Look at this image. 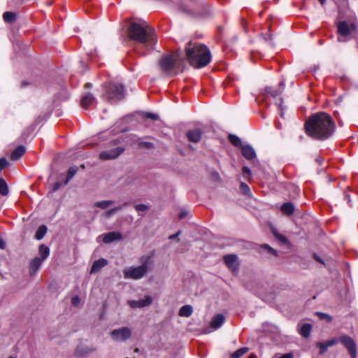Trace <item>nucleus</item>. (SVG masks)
I'll return each instance as SVG.
<instances>
[{"label":"nucleus","mask_w":358,"mask_h":358,"mask_svg":"<svg viewBox=\"0 0 358 358\" xmlns=\"http://www.w3.org/2000/svg\"><path fill=\"white\" fill-rule=\"evenodd\" d=\"M280 101L282 102V99H280ZM279 106L281 108V103H279Z\"/></svg>","instance_id":"58"},{"label":"nucleus","mask_w":358,"mask_h":358,"mask_svg":"<svg viewBox=\"0 0 358 358\" xmlns=\"http://www.w3.org/2000/svg\"><path fill=\"white\" fill-rule=\"evenodd\" d=\"M124 150V148L122 147H117L110 150H105L100 152L99 158L102 160L114 159L119 157Z\"/></svg>","instance_id":"9"},{"label":"nucleus","mask_w":358,"mask_h":358,"mask_svg":"<svg viewBox=\"0 0 358 358\" xmlns=\"http://www.w3.org/2000/svg\"><path fill=\"white\" fill-rule=\"evenodd\" d=\"M306 132L310 137L324 140L334 131L335 124L331 117L324 112L312 115L305 123Z\"/></svg>","instance_id":"2"},{"label":"nucleus","mask_w":358,"mask_h":358,"mask_svg":"<svg viewBox=\"0 0 358 358\" xmlns=\"http://www.w3.org/2000/svg\"><path fill=\"white\" fill-rule=\"evenodd\" d=\"M344 199L348 202V205L351 206V199L350 195L348 193H345Z\"/></svg>","instance_id":"48"},{"label":"nucleus","mask_w":358,"mask_h":358,"mask_svg":"<svg viewBox=\"0 0 358 358\" xmlns=\"http://www.w3.org/2000/svg\"><path fill=\"white\" fill-rule=\"evenodd\" d=\"M241 153L246 159L251 160L255 158L256 153L250 145H243L241 148Z\"/></svg>","instance_id":"16"},{"label":"nucleus","mask_w":358,"mask_h":358,"mask_svg":"<svg viewBox=\"0 0 358 358\" xmlns=\"http://www.w3.org/2000/svg\"><path fill=\"white\" fill-rule=\"evenodd\" d=\"M229 140L231 142V144L234 145L238 147L241 145V139L236 135L230 134L229 135Z\"/></svg>","instance_id":"34"},{"label":"nucleus","mask_w":358,"mask_h":358,"mask_svg":"<svg viewBox=\"0 0 358 358\" xmlns=\"http://www.w3.org/2000/svg\"><path fill=\"white\" fill-rule=\"evenodd\" d=\"M135 209L138 212H145L148 209V207L145 204L141 203L136 205Z\"/></svg>","instance_id":"36"},{"label":"nucleus","mask_w":358,"mask_h":358,"mask_svg":"<svg viewBox=\"0 0 358 358\" xmlns=\"http://www.w3.org/2000/svg\"><path fill=\"white\" fill-rule=\"evenodd\" d=\"M224 262L227 267L233 272L237 271L238 269V262L237 256L235 255H227L223 257Z\"/></svg>","instance_id":"12"},{"label":"nucleus","mask_w":358,"mask_h":358,"mask_svg":"<svg viewBox=\"0 0 358 358\" xmlns=\"http://www.w3.org/2000/svg\"><path fill=\"white\" fill-rule=\"evenodd\" d=\"M94 98L92 94L88 93L82 97L80 105L83 108L87 109L89 106L94 102Z\"/></svg>","instance_id":"22"},{"label":"nucleus","mask_w":358,"mask_h":358,"mask_svg":"<svg viewBox=\"0 0 358 358\" xmlns=\"http://www.w3.org/2000/svg\"><path fill=\"white\" fill-rule=\"evenodd\" d=\"M318 346L320 348V353H324L327 350V348H329L326 343H320L318 344Z\"/></svg>","instance_id":"41"},{"label":"nucleus","mask_w":358,"mask_h":358,"mask_svg":"<svg viewBox=\"0 0 358 358\" xmlns=\"http://www.w3.org/2000/svg\"><path fill=\"white\" fill-rule=\"evenodd\" d=\"M314 258L318 262H320V263H323V262L322 261V259L318 257L316 255H314Z\"/></svg>","instance_id":"53"},{"label":"nucleus","mask_w":358,"mask_h":358,"mask_svg":"<svg viewBox=\"0 0 358 358\" xmlns=\"http://www.w3.org/2000/svg\"><path fill=\"white\" fill-rule=\"evenodd\" d=\"M3 17L6 22L10 23L15 20V13L7 11L3 13Z\"/></svg>","instance_id":"33"},{"label":"nucleus","mask_w":358,"mask_h":358,"mask_svg":"<svg viewBox=\"0 0 358 358\" xmlns=\"http://www.w3.org/2000/svg\"><path fill=\"white\" fill-rule=\"evenodd\" d=\"M26 149L23 145L17 146L10 154V159L15 161L19 159L24 153Z\"/></svg>","instance_id":"20"},{"label":"nucleus","mask_w":358,"mask_h":358,"mask_svg":"<svg viewBox=\"0 0 358 358\" xmlns=\"http://www.w3.org/2000/svg\"><path fill=\"white\" fill-rule=\"evenodd\" d=\"M184 62L183 52L182 50H178L170 55L163 56L159 64L162 72L172 76L182 71Z\"/></svg>","instance_id":"4"},{"label":"nucleus","mask_w":358,"mask_h":358,"mask_svg":"<svg viewBox=\"0 0 358 358\" xmlns=\"http://www.w3.org/2000/svg\"><path fill=\"white\" fill-rule=\"evenodd\" d=\"M139 146L147 149H151L153 148V144L150 142H140Z\"/></svg>","instance_id":"39"},{"label":"nucleus","mask_w":358,"mask_h":358,"mask_svg":"<svg viewBox=\"0 0 358 358\" xmlns=\"http://www.w3.org/2000/svg\"><path fill=\"white\" fill-rule=\"evenodd\" d=\"M43 262V259H41V258L38 257L32 259L29 264V273L31 275H33L36 273V271L41 266Z\"/></svg>","instance_id":"17"},{"label":"nucleus","mask_w":358,"mask_h":358,"mask_svg":"<svg viewBox=\"0 0 358 358\" xmlns=\"http://www.w3.org/2000/svg\"><path fill=\"white\" fill-rule=\"evenodd\" d=\"M131 330L127 327L115 329L110 332V338L116 343H123L128 341L131 336Z\"/></svg>","instance_id":"7"},{"label":"nucleus","mask_w":358,"mask_h":358,"mask_svg":"<svg viewBox=\"0 0 358 358\" xmlns=\"http://www.w3.org/2000/svg\"><path fill=\"white\" fill-rule=\"evenodd\" d=\"M104 96L110 101L121 100L124 96V87L122 84L110 83L106 87Z\"/></svg>","instance_id":"6"},{"label":"nucleus","mask_w":358,"mask_h":358,"mask_svg":"<svg viewBox=\"0 0 358 358\" xmlns=\"http://www.w3.org/2000/svg\"><path fill=\"white\" fill-rule=\"evenodd\" d=\"M108 262L105 259H99L95 261L91 268L90 273H94L99 271L103 267L107 265Z\"/></svg>","instance_id":"19"},{"label":"nucleus","mask_w":358,"mask_h":358,"mask_svg":"<svg viewBox=\"0 0 358 358\" xmlns=\"http://www.w3.org/2000/svg\"><path fill=\"white\" fill-rule=\"evenodd\" d=\"M8 193V188L6 181L3 179H0V194L3 196L7 195Z\"/></svg>","instance_id":"32"},{"label":"nucleus","mask_w":358,"mask_h":358,"mask_svg":"<svg viewBox=\"0 0 358 358\" xmlns=\"http://www.w3.org/2000/svg\"><path fill=\"white\" fill-rule=\"evenodd\" d=\"M339 341L348 350L351 358H356L357 356V347L355 341L349 336L343 335L339 338Z\"/></svg>","instance_id":"8"},{"label":"nucleus","mask_w":358,"mask_h":358,"mask_svg":"<svg viewBox=\"0 0 358 358\" xmlns=\"http://www.w3.org/2000/svg\"><path fill=\"white\" fill-rule=\"evenodd\" d=\"M248 358H257L255 355H251Z\"/></svg>","instance_id":"56"},{"label":"nucleus","mask_w":358,"mask_h":358,"mask_svg":"<svg viewBox=\"0 0 358 358\" xmlns=\"http://www.w3.org/2000/svg\"><path fill=\"white\" fill-rule=\"evenodd\" d=\"M126 205H127V203H124L122 205H120V206H115L114 208H112L109 209L108 210L105 212L104 216L106 217H109L112 216L116 212L120 210L123 208V206H124Z\"/></svg>","instance_id":"30"},{"label":"nucleus","mask_w":358,"mask_h":358,"mask_svg":"<svg viewBox=\"0 0 358 358\" xmlns=\"http://www.w3.org/2000/svg\"><path fill=\"white\" fill-rule=\"evenodd\" d=\"M62 185H64V183H62V182H60V181L55 182L53 185L52 190L54 192L58 190L62 187Z\"/></svg>","instance_id":"45"},{"label":"nucleus","mask_w":358,"mask_h":358,"mask_svg":"<svg viewBox=\"0 0 358 358\" xmlns=\"http://www.w3.org/2000/svg\"><path fill=\"white\" fill-rule=\"evenodd\" d=\"M338 31L341 36H346L351 33V27L346 22H341L338 24Z\"/></svg>","instance_id":"21"},{"label":"nucleus","mask_w":358,"mask_h":358,"mask_svg":"<svg viewBox=\"0 0 358 358\" xmlns=\"http://www.w3.org/2000/svg\"><path fill=\"white\" fill-rule=\"evenodd\" d=\"M193 312L192 306L190 305H185L179 310V315L180 317H189Z\"/></svg>","instance_id":"24"},{"label":"nucleus","mask_w":358,"mask_h":358,"mask_svg":"<svg viewBox=\"0 0 358 358\" xmlns=\"http://www.w3.org/2000/svg\"><path fill=\"white\" fill-rule=\"evenodd\" d=\"M94 351H95V348L92 346L79 345L76 348L74 355L78 358H85Z\"/></svg>","instance_id":"11"},{"label":"nucleus","mask_w":358,"mask_h":358,"mask_svg":"<svg viewBox=\"0 0 358 358\" xmlns=\"http://www.w3.org/2000/svg\"><path fill=\"white\" fill-rule=\"evenodd\" d=\"M274 235L281 242H282L284 243L287 242V238L285 236L278 234H275V233H274Z\"/></svg>","instance_id":"42"},{"label":"nucleus","mask_w":358,"mask_h":358,"mask_svg":"<svg viewBox=\"0 0 358 358\" xmlns=\"http://www.w3.org/2000/svg\"><path fill=\"white\" fill-rule=\"evenodd\" d=\"M6 247V243L4 242V241L0 238V248L1 249H4Z\"/></svg>","instance_id":"51"},{"label":"nucleus","mask_w":358,"mask_h":358,"mask_svg":"<svg viewBox=\"0 0 358 358\" xmlns=\"http://www.w3.org/2000/svg\"><path fill=\"white\" fill-rule=\"evenodd\" d=\"M85 86H86V87H91V84H90V83H87V84L85 85Z\"/></svg>","instance_id":"57"},{"label":"nucleus","mask_w":358,"mask_h":358,"mask_svg":"<svg viewBox=\"0 0 358 358\" xmlns=\"http://www.w3.org/2000/svg\"><path fill=\"white\" fill-rule=\"evenodd\" d=\"M145 117L147 118H149V119H151V120H157L158 117H159L157 114L152 113H147L146 115H145Z\"/></svg>","instance_id":"44"},{"label":"nucleus","mask_w":358,"mask_h":358,"mask_svg":"<svg viewBox=\"0 0 358 358\" xmlns=\"http://www.w3.org/2000/svg\"><path fill=\"white\" fill-rule=\"evenodd\" d=\"M186 136L189 141L198 143L201 139L202 131L199 129H192L187 131Z\"/></svg>","instance_id":"13"},{"label":"nucleus","mask_w":358,"mask_h":358,"mask_svg":"<svg viewBox=\"0 0 358 358\" xmlns=\"http://www.w3.org/2000/svg\"><path fill=\"white\" fill-rule=\"evenodd\" d=\"M114 203L115 201L112 200L100 201L95 202L94 206L105 210L108 208Z\"/></svg>","instance_id":"26"},{"label":"nucleus","mask_w":358,"mask_h":358,"mask_svg":"<svg viewBox=\"0 0 358 358\" xmlns=\"http://www.w3.org/2000/svg\"><path fill=\"white\" fill-rule=\"evenodd\" d=\"M249 349L248 348H241L237 350L236 352L231 355V358H240L246 352H248Z\"/></svg>","instance_id":"31"},{"label":"nucleus","mask_w":358,"mask_h":358,"mask_svg":"<svg viewBox=\"0 0 358 358\" xmlns=\"http://www.w3.org/2000/svg\"><path fill=\"white\" fill-rule=\"evenodd\" d=\"M187 215V211L186 210H182L180 211V214H179V218L180 220L185 218Z\"/></svg>","instance_id":"49"},{"label":"nucleus","mask_w":358,"mask_h":358,"mask_svg":"<svg viewBox=\"0 0 358 358\" xmlns=\"http://www.w3.org/2000/svg\"><path fill=\"white\" fill-rule=\"evenodd\" d=\"M280 358H293L292 353H287L282 355Z\"/></svg>","instance_id":"50"},{"label":"nucleus","mask_w":358,"mask_h":358,"mask_svg":"<svg viewBox=\"0 0 358 358\" xmlns=\"http://www.w3.org/2000/svg\"><path fill=\"white\" fill-rule=\"evenodd\" d=\"M122 238V236L120 232L112 231L106 234L103 236V241L104 243H110L115 241H120Z\"/></svg>","instance_id":"15"},{"label":"nucleus","mask_w":358,"mask_h":358,"mask_svg":"<svg viewBox=\"0 0 358 358\" xmlns=\"http://www.w3.org/2000/svg\"><path fill=\"white\" fill-rule=\"evenodd\" d=\"M71 303L74 306H78L80 303V299L78 296H75L71 299Z\"/></svg>","instance_id":"43"},{"label":"nucleus","mask_w":358,"mask_h":358,"mask_svg":"<svg viewBox=\"0 0 358 358\" xmlns=\"http://www.w3.org/2000/svg\"><path fill=\"white\" fill-rule=\"evenodd\" d=\"M141 265L129 266L123 271L124 277L126 279L140 280L143 278L151 269L153 264V255L148 254L140 257Z\"/></svg>","instance_id":"5"},{"label":"nucleus","mask_w":358,"mask_h":358,"mask_svg":"<svg viewBox=\"0 0 358 358\" xmlns=\"http://www.w3.org/2000/svg\"><path fill=\"white\" fill-rule=\"evenodd\" d=\"M224 322V317L222 314H217L212 318L210 327L214 329H219Z\"/></svg>","instance_id":"18"},{"label":"nucleus","mask_w":358,"mask_h":358,"mask_svg":"<svg viewBox=\"0 0 358 358\" xmlns=\"http://www.w3.org/2000/svg\"><path fill=\"white\" fill-rule=\"evenodd\" d=\"M325 343L327 344L328 347H331V346H333V345H336L338 343V340L336 338H334V339H331L330 341H327Z\"/></svg>","instance_id":"47"},{"label":"nucleus","mask_w":358,"mask_h":358,"mask_svg":"<svg viewBox=\"0 0 358 358\" xmlns=\"http://www.w3.org/2000/svg\"><path fill=\"white\" fill-rule=\"evenodd\" d=\"M262 248L263 249H264L265 250H266L269 254L273 255V256H277V251L275 250H274L273 248H272L271 247H270L267 244H263L262 245Z\"/></svg>","instance_id":"35"},{"label":"nucleus","mask_w":358,"mask_h":358,"mask_svg":"<svg viewBox=\"0 0 358 358\" xmlns=\"http://www.w3.org/2000/svg\"><path fill=\"white\" fill-rule=\"evenodd\" d=\"M38 252L41 257V259L44 261L50 255V249L45 245H41L38 248Z\"/></svg>","instance_id":"28"},{"label":"nucleus","mask_w":358,"mask_h":358,"mask_svg":"<svg viewBox=\"0 0 358 358\" xmlns=\"http://www.w3.org/2000/svg\"><path fill=\"white\" fill-rule=\"evenodd\" d=\"M152 301L153 299L151 296L146 295L141 299L128 301V304L132 308H143L150 306Z\"/></svg>","instance_id":"10"},{"label":"nucleus","mask_w":358,"mask_h":358,"mask_svg":"<svg viewBox=\"0 0 358 358\" xmlns=\"http://www.w3.org/2000/svg\"><path fill=\"white\" fill-rule=\"evenodd\" d=\"M243 173L245 177H248L250 175V170L248 167L244 166L243 168Z\"/></svg>","instance_id":"46"},{"label":"nucleus","mask_w":358,"mask_h":358,"mask_svg":"<svg viewBox=\"0 0 358 358\" xmlns=\"http://www.w3.org/2000/svg\"><path fill=\"white\" fill-rule=\"evenodd\" d=\"M8 358H15V357H8Z\"/></svg>","instance_id":"59"},{"label":"nucleus","mask_w":358,"mask_h":358,"mask_svg":"<svg viewBox=\"0 0 358 358\" xmlns=\"http://www.w3.org/2000/svg\"><path fill=\"white\" fill-rule=\"evenodd\" d=\"M78 170V169L76 166H71L69 169L67 174H66V178L65 181L64 182V185H66L69 183V182L76 174Z\"/></svg>","instance_id":"27"},{"label":"nucleus","mask_w":358,"mask_h":358,"mask_svg":"<svg viewBox=\"0 0 358 358\" xmlns=\"http://www.w3.org/2000/svg\"><path fill=\"white\" fill-rule=\"evenodd\" d=\"M127 36L135 43L134 50L139 55L154 49L157 42L155 29L145 21L131 22L127 28Z\"/></svg>","instance_id":"1"},{"label":"nucleus","mask_w":358,"mask_h":358,"mask_svg":"<svg viewBox=\"0 0 358 358\" xmlns=\"http://www.w3.org/2000/svg\"><path fill=\"white\" fill-rule=\"evenodd\" d=\"M240 188H241V190L244 194H248L250 192V188H249L248 185L244 182H241Z\"/></svg>","instance_id":"40"},{"label":"nucleus","mask_w":358,"mask_h":358,"mask_svg":"<svg viewBox=\"0 0 358 358\" xmlns=\"http://www.w3.org/2000/svg\"><path fill=\"white\" fill-rule=\"evenodd\" d=\"M316 314L319 316V318L320 320H325L329 322L331 321V319H332L331 317L327 314H325L323 313H317Z\"/></svg>","instance_id":"38"},{"label":"nucleus","mask_w":358,"mask_h":358,"mask_svg":"<svg viewBox=\"0 0 358 358\" xmlns=\"http://www.w3.org/2000/svg\"><path fill=\"white\" fill-rule=\"evenodd\" d=\"M28 85H29V83H27V82L24 81V82H22V83L21 86H22V87H26V86H27Z\"/></svg>","instance_id":"54"},{"label":"nucleus","mask_w":358,"mask_h":358,"mask_svg":"<svg viewBox=\"0 0 358 358\" xmlns=\"http://www.w3.org/2000/svg\"><path fill=\"white\" fill-rule=\"evenodd\" d=\"M9 163L5 157L0 158V172L2 169L8 166Z\"/></svg>","instance_id":"37"},{"label":"nucleus","mask_w":358,"mask_h":358,"mask_svg":"<svg viewBox=\"0 0 358 358\" xmlns=\"http://www.w3.org/2000/svg\"><path fill=\"white\" fill-rule=\"evenodd\" d=\"M295 210L294 206L292 203H285L281 207V211L287 215H291L294 213Z\"/></svg>","instance_id":"23"},{"label":"nucleus","mask_w":358,"mask_h":358,"mask_svg":"<svg viewBox=\"0 0 358 358\" xmlns=\"http://www.w3.org/2000/svg\"><path fill=\"white\" fill-rule=\"evenodd\" d=\"M180 234V231H178L176 234H173V235H171V236H169V238H170V239H174V238H176V237H177Z\"/></svg>","instance_id":"52"},{"label":"nucleus","mask_w":358,"mask_h":358,"mask_svg":"<svg viewBox=\"0 0 358 358\" xmlns=\"http://www.w3.org/2000/svg\"><path fill=\"white\" fill-rule=\"evenodd\" d=\"M283 82H281L279 85V89H273L271 87H266L264 89V94L265 96H271L273 98L277 97L278 95H280L282 93V91L283 90Z\"/></svg>","instance_id":"14"},{"label":"nucleus","mask_w":358,"mask_h":358,"mask_svg":"<svg viewBox=\"0 0 358 358\" xmlns=\"http://www.w3.org/2000/svg\"><path fill=\"white\" fill-rule=\"evenodd\" d=\"M46 232H47L46 226H45V225L40 226L36 232L35 238L37 240H41L45 235Z\"/></svg>","instance_id":"29"},{"label":"nucleus","mask_w":358,"mask_h":358,"mask_svg":"<svg viewBox=\"0 0 358 358\" xmlns=\"http://www.w3.org/2000/svg\"><path fill=\"white\" fill-rule=\"evenodd\" d=\"M322 5H324L326 2V0H318Z\"/></svg>","instance_id":"55"},{"label":"nucleus","mask_w":358,"mask_h":358,"mask_svg":"<svg viewBox=\"0 0 358 358\" xmlns=\"http://www.w3.org/2000/svg\"><path fill=\"white\" fill-rule=\"evenodd\" d=\"M185 57L195 68L207 66L211 60V55L208 47L202 43L189 41L185 45Z\"/></svg>","instance_id":"3"},{"label":"nucleus","mask_w":358,"mask_h":358,"mask_svg":"<svg viewBox=\"0 0 358 358\" xmlns=\"http://www.w3.org/2000/svg\"><path fill=\"white\" fill-rule=\"evenodd\" d=\"M312 329V325L310 324H303L300 329L299 334L304 338H308L310 336Z\"/></svg>","instance_id":"25"}]
</instances>
